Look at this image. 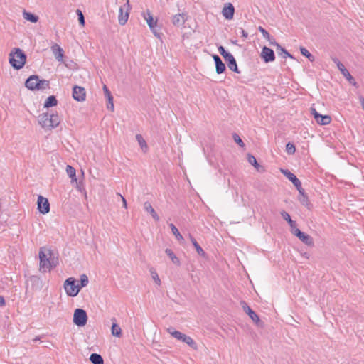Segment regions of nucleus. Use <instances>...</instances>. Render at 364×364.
I'll return each instance as SVG.
<instances>
[{"mask_svg": "<svg viewBox=\"0 0 364 364\" xmlns=\"http://www.w3.org/2000/svg\"><path fill=\"white\" fill-rule=\"evenodd\" d=\"M39 124L46 129H51L58 127L60 122L57 114L43 113L39 116Z\"/></svg>", "mask_w": 364, "mask_h": 364, "instance_id": "1", "label": "nucleus"}, {"mask_svg": "<svg viewBox=\"0 0 364 364\" xmlns=\"http://www.w3.org/2000/svg\"><path fill=\"white\" fill-rule=\"evenodd\" d=\"M26 61V55L20 48H14L9 55V63L16 70L21 69Z\"/></svg>", "mask_w": 364, "mask_h": 364, "instance_id": "2", "label": "nucleus"}, {"mask_svg": "<svg viewBox=\"0 0 364 364\" xmlns=\"http://www.w3.org/2000/svg\"><path fill=\"white\" fill-rule=\"evenodd\" d=\"M51 251L50 250L42 247L39 251V259H40V270L46 272L49 270L52 267V264L48 257L50 256Z\"/></svg>", "mask_w": 364, "mask_h": 364, "instance_id": "3", "label": "nucleus"}, {"mask_svg": "<svg viewBox=\"0 0 364 364\" xmlns=\"http://www.w3.org/2000/svg\"><path fill=\"white\" fill-rule=\"evenodd\" d=\"M76 280L73 277H69L64 282V289L66 294L72 297L77 296L81 289L79 284H75Z\"/></svg>", "mask_w": 364, "mask_h": 364, "instance_id": "4", "label": "nucleus"}, {"mask_svg": "<svg viewBox=\"0 0 364 364\" xmlns=\"http://www.w3.org/2000/svg\"><path fill=\"white\" fill-rule=\"evenodd\" d=\"M73 321L77 326H85L87 321V312L82 309H76L73 314Z\"/></svg>", "mask_w": 364, "mask_h": 364, "instance_id": "5", "label": "nucleus"}, {"mask_svg": "<svg viewBox=\"0 0 364 364\" xmlns=\"http://www.w3.org/2000/svg\"><path fill=\"white\" fill-rule=\"evenodd\" d=\"M130 9L129 0H127L124 5L119 8L118 20L120 25L123 26L127 22Z\"/></svg>", "mask_w": 364, "mask_h": 364, "instance_id": "6", "label": "nucleus"}, {"mask_svg": "<svg viewBox=\"0 0 364 364\" xmlns=\"http://www.w3.org/2000/svg\"><path fill=\"white\" fill-rule=\"evenodd\" d=\"M240 304L243 311L250 317V318L258 326H261L262 322L259 319V316L247 305L245 301H241Z\"/></svg>", "mask_w": 364, "mask_h": 364, "instance_id": "7", "label": "nucleus"}, {"mask_svg": "<svg viewBox=\"0 0 364 364\" xmlns=\"http://www.w3.org/2000/svg\"><path fill=\"white\" fill-rule=\"evenodd\" d=\"M292 233L296 235L303 243L308 246H314L313 238L304 232H301L299 228L292 230Z\"/></svg>", "mask_w": 364, "mask_h": 364, "instance_id": "8", "label": "nucleus"}, {"mask_svg": "<svg viewBox=\"0 0 364 364\" xmlns=\"http://www.w3.org/2000/svg\"><path fill=\"white\" fill-rule=\"evenodd\" d=\"M311 113L314 116L316 122L321 125L329 124L331 122V117L329 115H322L317 112L315 108H311Z\"/></svg>", "mask_w": 364, "mask_h": 364, "instance_id": "9", "label": "nucleus"}, {"mask_svg": "<svg viewBox=\"0 0 364 364\" xmlns=\"http://www.w3.org/2000/svg\"><path fill=\"white\" fill-rule=\"evenodd\" d=\"M143 16L144 19L146 21L147 24L149 25L150 29L154 33V36H159V33L157 32L156 26H157V21H154L153 16L149 10H146V12L143 13Z\"/></svg>", "mask_w": 364, "mask_h": 364, "instance_id": "10", "label": "nucleus"}, {"mask_svg": "<svg viewBox=\"0 0 364 364\" xmlns=\"http://www.w3.org/2000/svg\"><path fill=\"white\" fill-rule=\"evenodd\" d=\"M37 204L38 210L41 213L46 214L50 211V203L46 198L38 196Z\"/></svg>", "mask_w": 364, "mask_h": 364, "instance_id": "11", "label": "nucleus"}, {"mask_svg": "<svg viewBox=\"0 0 364 364\" xmlns=\"http://www.w3.org/2000/svg\"><path fill=\"white\" fill-rule=\"evenodd\" d=\"M73 97L77 102H83L86 98V91L82 87L75 85L73 88Z\"/></svg>", "mask_w": 364, "mask_h": 364, "instance_id": "12", "label": "nucleus"}, {"mask_svg": "<svg viewBox=\"0 0 364 364\" xmlns=\"http://www.w3.org/2000/svg\"><path fill=\"white\" fill-rule=\"evenodd\" d=\"M260 57L267 63L269 62H273L275 60V55L274 50L267 46H264L262 48Z\"/></svg>", "mask_w": 364, "mask_h": 364, "instance_id": "13", "label": "nucleus"}, {"mask_svg": "<svg viewBox=\"0 0 364 364\" xmlns=\"http://www.w3.org/2000/svg\"><path fill=\"white\" fill-rule=\"evenodd\" d=\"M234 13V6L231 3H226L222 11L223 16L228 20H231L233 18Z\"/></svg>", "mask_w": 364, "mask_h": 364, "instance_id": "14", "label": "nucleus"}, {"mask_svg": "<svg viewBox=\"0 0 364 364\" xmlns=\"http://www.w3.org/2000/svg\"><path fill=\"white\" fill-rule=\"evenodd\" d=\"M187 20V15L184 13L178 14L173 16L172 18V23L175 26H182L184 25L185 22Z\"/></svg>", "mask_w": 364, "mask_h": 364, "instance_id": "15", "label": "nucleus"}, {"mask_svg": "<svg viewBox=\"0 0 364 364\" xmlns=\"http://www.w3.org/2000/svg\"><path fill=\"white\" fill-rule=\"evenodd\" d=\"M338 70L351 85L357 86V82L355 79L351 76L349 71L345 68L343 64H341V65H338Z\"/></svg>", "mask_w": 364, "mask_h": 364, "instance_id": "16", "label": "nucleus"}, {"mask_svg": "<svg viewBox=\"0 0 364 364\" xmlns=\"http://www.w3.org/2000/svg\"><path fill=\"white\" fill-rule=\"evenodd\" d=\"M225 60L227 62L228 66L231 70L237 73H240L236 60L231 53L225 58Z\"/></svg>", "mask_w": 364, "mask_h": 364, "instance_id": "17", "label": "nucleus"}, {"mask_svg": "<svg viewBox=\"0 0 364 364\" xmlns=\"http://www.w3.org/2000/svg\"><path fill=\"white\" fill-rule=\"evenodd\" d=\"M213 58L215 63L216 73L218 74L223 73L226 69L225 65L218 55H213Z\"/></svg>", "mask_w": 364, "mask_h": 364, "instance_id": "18", "label": "nucleus"}, {"mask_svg": "<svg viewBox=\"0 0 364 364\" xmlns=\"http://www.w3.org/2000/svg\"><path fill=\"white\" fill-rule=\"evenodd\" d=\"M38 75H31L25 82V86L30 90H36Z\"/></svg>", "mask_w": 364, "mask_h": 364, "instance_id": "19", "label": "nucleus"}, {"mask_svg": "<svg viewBox=\"0 0 364 364\" xmlns=\"http://www.w3.org/2000/svg\"><path fill=\"white\" fill-rule=\"evenodd\" d=\"M51 50L55 59L59 62H62L64 53L63 50L58 44H55L51 47Z\"/></svg>", "mask_w": 364, "mask_h": 364, "instance_id": "20", "label": "nucleus"}, {"mask_svg": "<svg viewBox=\"0 0 364 364\" xmlns=\"http://www.w3.org/2000/svg\"><path fill=\"white\" fill-rule=\"evenodd\" d=\"M282 173L294 185V186H299L301 181L296 178V176L290 172L289 170H282Z\"/></svg>", "mask_w": 364, "mask_h": 364, "instance_id": "21", "label": "nucleus"}, {"mask_svg": "<svg viewBox=\"0 0 364 364\" xmlns=\"http://www.w3.org/2000/svg\"><path fill=\"white\" fill-rule=\"evenodd\" d=\"M144 210L148 212L149 213H150V215L152 216V218L156 220V221H159V215H157V213H156L155 210L153 208L152 205H151L150 203L149 202H145L144 203Z\"/></svg>", "mask_w": 364, "mask_h": 364, "instance_id": "22", "label": "nucleus"}, {"mask_svg": "<svg viewBox=\"0 0 364 364\" xmlns=\"http://www.w3.org/2000/svg\"><path fill=\"white\" fill-rule=\"evenodd\" d=\"M167 332L168 333H170L173 338L179 340V341H181L183 342V341L184 340L183 338H185L186 336V334L184 333H182L181 332L178 331H176L174 328L173 327H169L167 328Z\"/></svg>", "mask_w": 364, "mask_h": 364, "instance_id": "23", "label": "nucleus"}, {"mask_svg": "<svg viewBox=\"0 0 364 364\" xmlns=\"http://www.w3.org/2000/svg\"><path fill=\"white\" fill-rule=\"evenodd\" d=\"M32 287L36 289H41L42 288V281L38 276H31L29 278Z\"/></svg>", "mask_w": 364, "mask_h": 364, "instance_id": "24", "label": "nucleus"}, {"mask_svg": "<svg viewBox=\"0 0 364 364\" xmlns=\"http://www.w3.org/2000/svg\"><path fill=\"white\" fill-rule=\"evenodd\" d=\"M50 82L46 80H40L39 76H38L37 85H36V90H43L47 88H49Z\"/></svg>", "mask_w": 364, "mask_h": 364, "instance_id": "25", "label": "nucleus"}, {"mask_svg": "<svg viewBox=\"0 0 364 364\" xmlns=\"http://www.w3.org/2000/svg\"><path fill=\"white\" fill-rule=\"evenodd\" d=\"M277 54L282 56L283 58H294L284 48L282 47L281 45H277Z\"/></svg>", "mask_w": 364, "mask_h": 364, "instance_id": "26", "label": "nucleus"}, {"mask_svg": "<svg viewBox=\"0 0 364 364\" xmlns=\"http://www.w3.org/2000/svg\"><path fill=\"white\" fill-rule=\"evenodd\" d=\"M281 215L283 218V219L288 223V224L290 225L292 230H295V228H297L296 222L291 220L289 214L287 212L282 211L281 213Z\"/></svg>", "mask_w": 364, "mask_h": 364, "instance_id": "27", "label": "nucleus"}, {"mask_svg": "<svg viewBox=\"0 0 364 364\" xmlns=\"http://www.w3.org/2000/svg\"><path fill=\"white\" fill-rule=\"evenodd\" d=\"M165 252L167 255V256L171 259L173 263L175 264L180 266L181 262L179 259L176 257V255L174 254V252L171 249H166Z\"/></svg>", "mask_w": 364, "mask_h": 364, "instance_id": "28", "label": "nucleus"}, {"mask_svg": "<svg viewBox=\"0 0 364 364\" xmlns=\"http://www.w3.org/2000/svg\"><path fill=\"white\" fill-rule=\"evenodd\" d=\"M58 103V100L54 95L49 96L45 103H44V107L49 108L53 106H55Z\"/></svg>", "mask_w": 364, "mask_h": 364, "instance_id": "29", "label": "nucleus"}, {"mask_svg": "<svg viewBox=\"0 0 364 364\" xmlns=\"http://www.w3.org/2000/svg\"><path fill=\"white\" fill-rule=\"evenodd\" d=\"M90 360L92 364H104L102 357L97 353H92L90 357Z\"/></svg>", "mask_w": 364, "mask_h": 364, "instance_id": "30", "label": "nucleus"}, {"mask_svg": "<svg viewBox=\"0 0 364 364\" xmlns=\"http://www.w3.org/2000/svg\"><path fill=\"white\" fill-rule=\"evenodd\" d=\"M136 139L141 149L144 151V152H146L147 151L148 146L143 136L141 134H138L136 135Z\"/></svg>", "mask_w": 364, "mask_h": 364, "instance_id": "31", "label": "nucleus"}, {"mask_svg": "<svg viewBox=\"0 0 364 364\" xmlns=\"http://www.w3.org/2000/svg\"><path fill=\"white\" fill-rule=\"evenodd\" d=\"M66 172L69 177L71 178L72 181H77L76 171L73 166L68 165L66 166Z\"/></svg>", "mask_w": 364, "mask_h": 364, "instance_id": "32", "label": "nucleus"}, {"mask_svg": "<svg viewBox=\"0 0 364 364\" xmlns=\"http://www.w3.org/2000/svg\"><path fill=\"white\" fill-rule=\"evenodd\" d=\"M247 160H248V162L251 165H252L257 171H260L259 168H262V166L257 163V159L254 156L248 154H247Z\"/></svg>", "mask_w": 364, "mask_h": 364, "instance_id": "33", "label": "nucleus"}, {"mask_svg": "<svg viewBox=\"0 0 364 364\" xmlns=\"http://www.w3.org/2000/svg\"><path fill=\"white\" fill-rule=\"evenodd\" d=\"M111 331L112 334L116 337H120L122 336V329L116 323H112Z\"/></svg>", "mask_w": 364, "mask_h": 364, "instance_id": "34", "label": "nucleus"}, {"mask_svg": "<svg viewBox=\"0 0 364 364\" xmlns=\"http://www.w3.org/2000/svg\"><path fill=\"white\" fill-rule=\"evenodd\" d=\"M23 17L25 19L32 23H36L38 20V17L36 15L26 11L23 12Z\"/></svg>", "mask_w": 364, "mask_h": 364, "instance_id": "35", "label": "nucleus"}, {"mask_svg": "<svg viewBox=\"0 0 364 364\" xmlns=\"http://www.w3.org/2000/svg\"><path fill=\"white\" fill-rule=\"evenodd\" d=\"M169 226H170V228L171 229L172 233L175 235L176 238L178 241L183 240V237L181 235V233L179 232L178 228L173 223L169 224Z\"/></svg>", "mask_w": 364, "mask_h": 364, "instance_id": "36", "label": "nucleus"}, {"mask_svg": "<svg viewBox=\"0 0 364 364\" xmlns=\"http://www.w3.org/2000/svg\"><path fill=\"white\" fill-rule=\"evenodd\" d=\"M184 340L183 341V343H186L188 346H189L193 349H197V344L196 343L188 336H185L183 338Z\"/></svg>", "mask_w": 364, "mask_h": 364, "instance_id": "37", "label": "nucleus"}, {"mask_svg": "<svg viewBox=\"0 0 364 364\" xmlns=\"http://www.w3.org/2000/svg\"><path fill=\"white\" fill-rule=\"evenodd\" d=\"M300 51H301V53L306 57L311 62H313L314 61V57L313 55H311L309 50L307 49H306L304 47H301L300 48Z\"/></svg>", "mask_w": 364, "mask_h": 364, "instance_id": "38", "label": "nucleus"}, {"mask_svg": "<svg viewBox=\"0 0 364 364\" xmlns=\"http://www.w3.org/2000/svg\"><path fill=\"white\" fill-rule=\"evenodd\" d=\"M298 200L303 205H304L307 208L309 207L310 203H309V198H308L307 195L299 196Z\"/></svg>", "mask_w": 364, "mask_h": 364, "instance_id": "39", "label": "nucleus"}, {"mask_svg": "<svg viewBox=\"0 0 364 364\" xmlns=\"http://www.w3.org/2000/svg\"><path fill=\"white\" fill-rule=\"evenodd\" d=\"M193 245H194L195 248H196V250L197 252V253L200 255V256H203L204 257L205 255V251L203 250V248L199 245V244L197 242V241H193Z\"/></svg>", "mask_w": 364, "mask_h": 364, "instance_id": "40", "label": "nucleus"}, {"mask_svg": "<svg viewBox=\"0 0 364 364\" xmlns=\"http://www.w3.org/2000/svg\"><path fill=\"white\" fill-rule=\"evenodd\" d=\"M80 285H79V286L81 287V288L86 287L89 282L87 276L84 274L80 275Z\"/></svg>", "mask_w": 364, "mask_h": 364, "instance_id": "41", "label": "nucleus"}, {"mask_svg": "<svg viewBox=\"0 0 364 364\" xmlns=\"http://www.w3.org/2000/svg\"><path fill=\"white\" fill-rule=\"evenodd\" d=\"M76 14H77V15L78 16L79 23L82 26H84L85 23V17H84V15H83L82 12L80 9H77L76 10Z\"/></svg>", "mask_w": 364, "mask_h": 364, "instance_id": "42", "label": "nucleus"}, {"mask_svg": "<svg viewBox=\"0 0 364 364\" xmlns=\"http://www.w3.org/2000/svg\"><path fill=\"white\" fill-rule=\"evenodd\" d=\"M258 30L262 34L263 37L267 41L272 39V37L270 36V34L262 26H259Z\"/></svg>", "mask_w": 364, "mask_h": 364, "instance_id": "43", "label": "nucleus"}, {"mask_svg": "<svg viewBox=\"0 0 364 364\" xmlns=\"http://www.w3.org/2000/svg\"><path fill=\"white\" fill-rule=\"evenodd\" d=\"M233 139L240 147H244L245 144L238 134L234 133L232 135Z\"/></svg>", "mask_w": 364, "mask_h": 364, "instance_id": "44", "label": "nucleus"}, {"mask_svg": "<svg viewBox=\"0 0 364 364\" xmlns=\"http://www.w3.org/2000/svg\"><path fill=\"white\" fill-rule=\"evenodd\" d=\"M286 150L289 154H293L295 153L296 148L293 144L289 142L286 145Z\"/></svg>", "mask_w": 364, "mask_h": 364, "instance_id": "45", "label": "nucleus"}, {"mask_svg": "<svg viewBox=\"0 0 364 364\" xmlns=\"http://www.w3.org/2000/svg\"><path fill=\"white\" fill-rule=\"evenodd\" d=\"M151 277H152L153 279L154 280V282L158 285H160L161 284V279H159L156 272L155 270L151 269Z\"/></svg>", "mask_w": 364, "mask_h": 364, "instance_id": "46", "label": "nucleus"}, {"mask_svg": "<svg viewBox=\"0 0 364 364\" xmlns=\"http://www.w3.org/2000/svg\"><path fill=\"white\" fill-rule=\"evenodd\" d=\"M218 51L220 54L224 58V59L230 54V53L227 52L224 47L222 46L218 47Z\"/></svg>", "mask_w": 364, "mask_h": 364, "instance_id": "47", "label": "nucleus"}, {"mask_svg": "<svg viewBox=\"0 0 364 364\" xmlns=\"http://www.w3.org/2000/svg\"><path fill=\"white\" fill-rule=\"evenodd\" d=\"M296 189L298 190L299 193V196H305L306 195L305 193V191H304V189L302 188L301 186V183H299V186H296Z\"/></svg>", "mask_w": 364, "mask_h": 364, "instance_id": "48", "label": "nucleus"}, {"mask_svg": "<svg viewBox=\"0 0 364 364\" xmlns=\"http://www.w3.org/2000/svg\"><path fill=\"white\" fill-rule=\"evenodd\" d=\"M103 91L106 97L112 96V94L106 85L103 86Z\"/></svg>", "mask_w": 364, "mask_h": 364, "instance_id": "49", "label": "nucleus"}, {"mask_svg": "<svg viewBox=\"0 0 364 364\" xmlns=\"http://www.w3.org/2000/svg\"><path fill=\"white\" fill-rule=\"evenodd\" d=\"M239 30L242 37H243L244 38H247L248 36V33L242 28H240Z\"/></svg>", "mask_w": 364, "mask_h": 364, "instance_id": "50", "label": "nucleus"}, {"mask_svg": "<svg viewBox=\"0 0 364 364\" xmlns=\"http://www.w3.org/2000/svg\"><path fill=\"white\" fill-rule=\"evenodd\" d=\"M269 42L270 46H273L277 48V45H279L272 37V39H270V41H268Z\"/></svg>", "mask_w": 364, "mask_h": 364, "instance_id": "51", "label": "nucleus"}, {"mask_svg": "<svg viewBox=\"0 0 364 364\" xmlns=\"http://www.w3.org/2000/svg\"><path fill=\"white\" fill-rule=\"evenodd\" d=\"M118 196H119L122 198V203H123V207L124 208H127V200L126 199L120 194V193H117Z\"/></svg>", "mask_w": 364, "mask_h": 364, "instance_id": "52", "label": "nucleus"}, {"mask_svg": "<svg viewBox=\"0 0 364 364\" xmlns=\"http://www.w3.org/2000/svg\"><path fill=\"white\" fill-rule=\"evenodd\" d=\"M332 60L336 64L338 68V65H341V64H342L337 58H333Z\"/></svg>", "mask_w": 364, "mask_h": 364, "instance_id": "53", "label": "nucleus"}, {"mask_svg": "<svg viewBox=\"0 0 364 364\" xmlns=\"http://www.w3.org/2000/svg\"><path fill=\"white\" fill-rule=\"evenodd\" d=\"M5 305V299L3 296H0V306Z\"/></svg>", "mask_w": 364, "mask_h": 364, "instance_id": "54", "label": "nucleus"}, {"mask_svg": "<svg viewBox=\"0 0 364 364\" xmlns=\"http://www.w3.org/2000/svg\"><path fill=\"white\" fill-rule=\"evenodd\" d=\"M107 109H110L111 111L114 110V103H108L107 104Z\"/></svg>", "mask_w": 364, "mask_h": 364, "instance_id": "55", "label": "nucleus"}, {"mask_svg": "<svg viewBox=\"0 0 364 364\" xmlns=\"http://www.w3.org/2000/svg\"><path fill=\"white\" fill-rule=\"evenodd\" d=\"M107 101H108L109 104V103H113V97H112V95L109 96V97H107Z\"/></svg>", "mask_w": 364, "mask_h": 364, "instance_id": "56", "label": "nucleus"}, {"mask_svg": "<svg viewBox=\"0 0 364 364\" xmlns=\"http://www.w3.org/2000/svg\"><path fill=\"white\" fill-rule=\"evenodd\" d=\"M360 104L362 105L363 109H364V97H360Z\"/></svg>", "mask_w": 364, "mask_h": 364, "instance_id": "57", "label": "nucleus"}, {"mask_svg": "<svg viewBox=\"0 0 364 364\" xmlns=\"http://www.w3.org/2000/svg\"><path fill=\"white\" fill-rule=\"evenodd\" d=\"M189 237H190V240L192 243H193V241H196V239L194 237H193L191 235H189Z\"/></svg>", "mask_w": 364, "mask_h": 364, "instance_id": "58", "label": "nucleus"}, {"mask_svg": "<svg viewBox=\"0 0 364 364\" xmlns=\"http://www.w3.org/2000/svg\"><path fill=\"white\" fill-rule=\"evenodd\" d=\"M41 339V338L39 336H36L35 338L33 339V341H39Z\"/></svg>", "mask_w": 364, "mask_h": 364, "instance_id": "59", "label": "nucleus"}, {"mask_svg": "<svg viewBox=\"0 0 364 364\" xmlns=\"http://www.w3.org/2000/svg\"><path fill=\"white\" fill-rule=\"evenodd\" d=\"M112 320L116 321V318H113Z\"/></svg>", "mask_w": 364, "mask_h": 364, "instance_id": "60", "label": "nucleus"}]
</instances>
